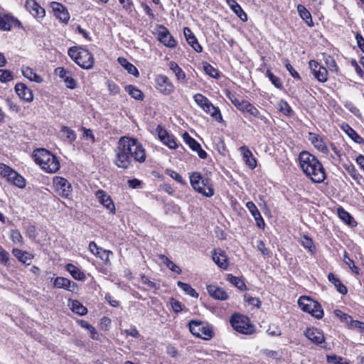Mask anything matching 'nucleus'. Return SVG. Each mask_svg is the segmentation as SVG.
Wrapping results in <instances>:
<instances>
[{
  "label": "nucleus",
  "mask_w": 364,
  "mask_h": 364,
  "mask_svg": "<svg viewBox=\"0 0 364 364\" xmlns=\"http://www.w3.org/2000/svg\"><path fill=\"white\" fill-rule=\"evenodd\" d=\"M114 164L119 168L127 169L132 161L144 163L146 161V151L143 145L134 138L122 136L114 149Z\"/></svg>",
  "instance_id": "nucleus-1"
},
{
  "label": "nucleus",
  "mask_w": 364,
  "mask_h": 364,
  "mask_svg": "<svg viewBox=\"0 0 364 364\" xmlns=\"http://www.w3.org/2000/svg\"><path fill=\"white\" fill-rule=\"evenodd\" d=\"M298 159L301 170L312 182L320 183L325 180V170L316 156L308 151H301Z\"/></svg>",
  "instance_id": "nucleus-2"
},
{
  "label": "nucleus",
  "mask_w": 364,
  "mask_h": 364,
  "mask_svg": "<svg viewBox=\"0 0 364 364\" xmlns=\"http://www.w3.org/2000/svg\"><path fill=\"white\" fill-rule=\"evenodd\" d=\"M32 157L36 164L47 173H55L60 168V162L58 158L46 149L34 150Z\"/></svg>",
  "instance_id": "nucleus-3"
},
{
  "label": "nucleus",
  "mask_w": 364,
  "mask_h": 364,
  "mask_svg": "<svg viewBox=\"0 0 364 364\" xmlns=\"http://www.w3.org/2000/svg\"><path fill=\"white\" fill-rule=\"evenodd\" d=\"M68 54L82 68L89 70L93 68L94 58L87 50L80 46H73L69 48Z\"/></svg>",
  "instance_id": "nucleus-4"
},
{
  "label": "nucleus",
  "mask_w": 364,
  "mask_h": 364,
  "mask_svg": "<svg viewBox=\"0 0 364 364\" xmlns=\"http://www.w3.org/2000/svg\"><path fill=\"white\" fill-rule=\"evenodd\" d=\"M190 183L195 191L206 197L214 195V188L210 180L204 178L198 172H194L190 176Z\"/></svg>",
  "instance_id": "nucleus-5"
},
{
  "label": "nucleus",
  "mask_w": 364,
  "mask_h": 364,
  "mask_svg": "<svg viewBox=\"0 0 364 364\" xmlns=\"http://www.w3.org/2000/svg\"><path fill=\"white\" fill-rule=\"evenodd\" d=\"M230 323L234 330L238 333L251 335L255 332V327L250 323L247 316L235 314L230 319Z\"/></svg>",
  "instance_id": "nucleus-6"
},
{
  "label": "nucleus",
  "mask_w": 364,
  "mask_h": 364,
  "mask_svg": "<svg viewBox=\"0 0 364 364\" xmlns=\"http://www.w3.org/2000/svg\"><path fill=\"white\" fill-rule=\"evenodd\" d=\"M299 307L316 318H322L323 311L320 304L308 296H301L298 300Z\"/></svg>",
  "instance_id": "nucleus-7"
},
{
  "label": "nucleus",
  "mask_w": 364,
  "mask_h": 364,
  "mask_svg": "<svg viewBox=\"0 0 364 364\" xmlns=\"http://www.w3.org/2000/svg\"><path fill=\"white\" fill-rule=\"evenodd\" d=\"M191 333L198 338L209 340L213 337V331L206 323L200 321L193 320L188 323Z\"/></svg>",
  "instance_id": "nucleus-8"
},
{
  "label": "nucleus",
  "mask_w": 364,
  "mask_h": 364,
  "mask_svg": "<svg viewBox=\"0 0 364 364\" xmlns=\"http://www.w3.org/2000/svg\"><path fill=\"white\" fill-rule=\"evenodd\" d=\"M53 183L55 191L60 196L64 198H69L73 188L67 179L60 176H55Z\"/></svg>",
  "instance_id": "nucleus-9"
},
{
  "label": "nucleus",
  "mask_w": 364,
  "mask_h": 364,
  "mask_svg": "<svg viewBox=\"0 0 364 364\" xmlns=\"http://www.w3.org/2000/svg\"><path fill=\"white\" fill-rule=\"evenodd\" d=\"M156 87L165 95H171L174 90V86L169 78L164 75H159L156 77Z\"/></svg>",
  "instance_id": "nucleus-10"
},
{
  "label": "nucleus",
  "mask_w": 364,
  "mask_h": 364,
  "mask_svg": "<svg viewBox=\"0 0 364 364\" xmlns=\"http://www.w3.org/2000/svg\"><path fill=\"white\" fill-rule=\"evenodd\" d=\"M310 69L314 76L320 82H325L328 80V72L325 67L317 61L311 60L309 63Z\"/></svg>",
  "instance_id": "nucleus-11"
},
{
  "label": "nucleus",
  "mask_w": 364,
  "mask_h": 364,
  "mask_svg": "<svg viewBox=\"0 0 364 364\" xmlns=\"http://www.w3.org/2000/svg\"><path fill=\"white\" fill-rule=\"evenodd\" d=\"M158 39L165 46L173 48L176 46V41L171 36L168 30L164 26H160L158 30Z\"/></svg>",
  "instance_id": "nucleus-12"
},
{
  "label": "nucleus",
  "mask_w": 364,
  "mask_h": 364,
  "mask_svg": "<svg viewBox=\"0 0 364 364\" xmlns=\"http://www.w3.org/2000/svg\"><path fill=\"white\" fill-rule=\"evenodd\" d=\"M53 286L56 288L64 289L73 293H77L79 291L78 285L68 278L58 277L53 281Z\"/></svg>",
  "instance_id": "nucleus-13"
},
{
  "label": "nucleus",
  "mask_w": 364,
  "mask_h": 364,
  "mask_svg": "<svg viewBox=\"0 0 364 364\" xmlns=\"http://www.w3.org/2000/svg\"><path fill=\"white\" fill-rule=\"evenodd\" d=\"M55 74L61 78L66 87L69 89H75L76 87V81L72 77L71 73L69 70L65 69L63 67H58L55 69Z\"/></svg>",
  "instance_id": "nucleus-14"
},
{
  "label": "nucleus",
  "mask_w": 364,
  "mask_h": 364,
  "mask_svg": "<svg viewBox=\"0 0 364 364\" xmlns=\"http://www.w3.org/2000/svg\"><path fill=\"white\" fill-rule=\"evenodd\" d=\"M25 7L36 18H43L45 16V9L36 0H26Z\"/></svg>",
  "instance_id": "nucleus-15"
},
{
  "label": "nucleus",
  "mask_w": 364,
  "mask_h": 364,
  "mask_svg": "<svg viewBox=\"0 0 364 364\" xmlns=\"http://www.w3.org/2000/svg\"><path fill=\"white\" fill-rule=\"evenodd\" d=\"M95 196L98 201L108 209L112 213L114 214L116 212L114 204L111 197L103 190H98Z\"/></svg>",
  "instance_id": "nucleus-16"
},
{
  "label": "nucleus",
  "mask_w": 364,
  "mask_h": 364,
  "mask_svg": "<svg viewBox=\"0 0 364 364\" xmlns=\"http://www.w3.org/2000/svg\"><path fill=\"white\" fill-rule=\"evenodd\" d=\"M183 139L193 151H197L198 155L200 159H204L207 157V153L202 149L200 144L192 138L187 132H185L183 134Z\"/></svg>",
  "instance_id": "nucleus-17"
},
{
  "label": "nucleus",
  "mask_w": 364,
  "mask_h": 364,
  "mask_svg": "<svg viewBox=\"0 0 364 364\" xmlns=\"http://www.w3.org/2000/svg\"><path fill=\"white\" fill-rule=\"evenodd\" d=\"M50 7L55 16L63 22H68L70 19V15L65 6L56 1L50 4Z\"/></svg>",
  "instance_id": "nucleus-18"
},
{
  "label": "nucleus",
  "mask_w": 364,
  "mask_h": 364,
  "mask_svg": "<svg viewBox=\"0 0 364 364\" xmlns=\"http://www.w3.org/2000/svg\"><path fill=\"white\" fill-rule=\"evenodd\" d=\"M239 151L242 155V159L245 164L251 169L255 168L257 166V160L248 147L242 146L240 147Z\"/></svg>",
  "instance_id": "nucleus-19"
},
{
  "label": "nucleus",
  "mask_w": 364,
  "mask_h": 364,
  "mask_svg": "<svg viewBox=\"0 0 364 364\" xmlns=\"http://www.w3.org/2000/svg\"><path fill=\"white\" fill-rule=\"evenodd\" d=\"M309 140L318 151L324 154L328 152L326 144L320 135L310 132L309 134Z\"/></svg>",
  "instance_id": "nucleus-20"
},
{
  "label": "nucleus",
  "mask_w": 364,
  "mask_h": 364,
  "mask_svg": "<svg viewBox=\"0 0 364 364\" xmlns=\"http://www.w3.org/2000/svg\"><path fill=\"white\" fill-rule=\"evenodd\" d=\"M183 34L186 38V40L187 43L197 52V53H201L203 50L202 46L199 44L198 42L197 38H196L193 33L191 31V30L188 28L185 27L183 28Z\"/></svg>",
  "instance_id": "nucleus-21"
},
{
  "label": "nucleus",
  "mask_w": 364,
  "mask_h": 364,
  "mask_svg": "<svg viewBox=\"0 0 364 364\" xmlns=\"http://www.w3.org/2000/svg\"><path fill=\"white\" fill-rule=\"evenodd\" d=\"M246 208L255 218L257 225L259 228H264L265 225L264 221L255 204L252 201H248L246 203Z\"/></svg>",
  "instance_id": "nucleus-22"
},
{
  "label": "nucleus",
  "mask_w": 364,
  "mask_h": 364,
  "mask_svg": "<svg viewBox=\"0 0 364 364\" xmlns=\"http://www.w3.org/2000/svg\"><path fill=\"white\" fill-rule=\"evenodd\" d=\"M306 337L315 344H321L324 341L323 333L315 328H309L304 333Z\"/></svg>",
  "instance_id": "nucleus-23"
},
{
  "label": "nucleus",
  "mask_w": 364,
  "mask_h": 364,
  "mask_svg": "<svg viewBox=\"0 0 364 364\" xmlns=\"http://www.w3.org/2000/svg\"><path fill=\"white\" fill-rule=\"evenodd\" d=\"M207 291L210 296L215 299L225 301L229 297L228 293L223 288L216 285H208Z\"/></svg>",
  "instance_id": "nucleus-24"
},
{
  "label": "nucleus",
  "mask_w": 364,
  "mask_h": 364,
  "mask_svg": "<svg viewBox=\"0 0 364 364\" xmlns=\"http://www.w3.org/2000/svg\"><path fill=\"white\" fill-rule=\"evenodd\" d=\"M19 22L14 17L2 14L0 12V29L4 31H9Z\"/></svg>",
  "instance_id": "nucleus-25"
},
{
  "label": "nucleus",
  "mask_w": 364,
  "mask_h": 364,
  "mask_svg": "<svg viewBox=\"0 0 364 364\" xmlns=\"http://www.w3.org/2000/svg\"><path fill=\"white\" fill-rule=\"evenodd\" d=\"M15 90L21 99L25 100L27 102H31L33 100L32 90L28 88L23 83L16 84L15 86Z\"/></svg>",
  "instance_id": "nucleus-26"
},
{
  "label": "nucleus",
  "mask_w": 364,
  "mask_h": 364,
  "mask_svg": "<svg viewBox=\"0 0 364 364\" xmlns=\"http://www.w3.org/2000/svg\"><path fill=\"white\" fill-rule=\"evenodd\" d=\"M213 259L219 267L224 269H227L228 266V257L223 250L220 249L215 250L213 253Z\"/></svg>",
  "instance_id": "nucleus-27"
},
{
  "label": "nucleus",
  "mask_w": 364,
  "mask_h": 364,
  "mask_svg": "<svg viewBox=\"0 0 364 364\" xmlns=\"http://www.w3.org/2000/svg\"><path fill=\"white\" fill-rule=\"evenodd\" d=\"M228 5L232 11L240 18L241 21L245 22L247 21V16L241 6L235 0H226Z\"/></svg>",
  "instance_id": "nucleus-28"
},
{
  "label": "nucleus",
  "mask_w": 364,
  "mask_h": 364,
  "mask_svg": "<svg viewBox=\"0 0 364 364\" xmlns=\"http://www.w3.org/2000/svg\"><path fill=\"white\" fill-rule=\"evenodd\" d=\"M65 269L69 272L71 276L76 280L85 281L86 279L85 274L73 264H67L65 265Z\"/></svg>",
  "instance_id": "nucleus-29"
},
{
  "label": "nucleus",
  "mask_w": 364,
  "mask_h": 364,
  "mask_svg": "<svg viewBox=\"0 0 364 364\" xmlns=\"http://www.w3.org/2000/svg\"><path fill=\"white\" fill-rule=\"evenodd\" d=\"M12 254L22 263L29 264L33 259V255L26 252L14 248L12 250Z\"/></svg>",
  "instance_id": "nucleus-30"
},
{
  "label": "nucleus",
  "mask_w": 364,
  "mask_h": 364,
  "mask_svg": "<svg viewBox=\"0 0 364 364\" xmlns=\"http://www.w3.org/2000/svg\"><path fill=\"white\" fill-rule=\"evenodd\" d=\"M337 213L339 218L348 225L350 227H355L357 225L356 221L343 208L339 207L337 209Z\"/></svg>",
  "instance_id": "nucleus-31"
},
{
  "label": "nucleus",
  "mask_w": 364,
  "mask_h": 364,
  "mask_svg": "<svg viewBox=\"0 0 364 364\" xmlns=\"http://www.w3.org/2000/svg\"><path fill=\"white\" fill-rule=\"evenodd\" d=\"M21 71L23 75L31 81L38 83L43 82V78L40 75H37L32 68L23 66L21 68Z\"/></svg>",
  "instance_id": "nucleus-32"
},
{
  "label": "nucleus",
  "mask_w": 364,
  "mask_h": 364,
  "mask_svg": "<svg viewBox=\"0 0 364 364\" xmlns=\"http://www.w3.org/2000/svg\"><path fill=\"white\" fill-rule=\"evenodd\" d=\"M297 11L300 17L309 26H313L314 23L312 21L311 15L304 6L299 4L297 6Z\"/></svg>",
  "instance_id": "nucleus-33"
},
{
  "label": "nucleus",
  "mask_w": 364,
  "mask_h": 364,
  "mask_svg": "<svg viewBox=\"0 0 364 364\" xmlns=\"http://www.w3.org/2000/svg\"><path fill=\"white\" fill-rule=\"evenodd\" d=\"M119 63L124 68V69L134 76L137 77L139 75V71L137 68L131 63L128 62L127 60L123 57H119L117 59Z\"/></svg>",
  "instance_id": "nucleus-34"
},
{
  "label": "nucleus",
  "mask_w": 364,
  "mask_h": 364,
  "mask_svg": "<svg viewBox=\"0 0 364 364\" xmlns=\"http://www.w3.org/2000/svg\"><path fill=\"white\" fill-rule=\"evenodd\" d=\"M168 67L170 70L175 74V76L176 77L178 80L181 82L185 81L186 74L176 62L171 61L168 63Z\"/></svg>",
  "instance_id": "nucleus-35"
},
{
  "label": "nucleus",
  "mask_w": 364,
  "mask_h": 364,
  "mask_svg": "<svg viewBox=\"0 0 364 364\" xmlns=\"http://www.w3.org/2000/svg\"><path fill=\"white\" fill-rule=\"evenodd\" d=\"M68 305L73 312L79 315L83 316L87 312V309L77 300H70Z\"/></svg>",
  "instance_id": "nucleus-36"
},
{
  "label": "nucleus",
  "mask_w": 364,
  "mask_h": 364,
  "mask_svg": "<svg viewBox=\"0 0 364 364\" xmlns=\"http://www.w3.org/2000/svg\"><path fill=\"white\" fill-rule=\"evenodd\" d=\"M328 280L333 284L338 291L342 294L347 293V288L341 283L340 279L333 273H330L328 276Z\"/></svg>",
  "instance_id": "nucleus-37"
},
{
  "label": "nucleus",
  "mask_w": 364,
  "mask_h": 364,
  "mask_svg": "<svg viewBox=\"0 0 364 364\" xmlns=\"http://www.w3.org/2000/svg\"><path fill=\"white\" fill-rule=\"evenodd\" d=\"M206 113L209 114L216 121L221 122L223 119L220 111L218 107H215L210 102L204 110Z\"/></svg>",
  "instance_id": "nucleus-38"
},
{
  "label": "nucleus",
  "mask_w": 364,
  "mask_h": 364,
  "mask_svg": "<svg viewBox=\"0 0 364 364\" xmlns=\"http://www.w3.org/2000/svg\"><path fill=\"white\" fill-rule=\"evenodd\" d=\"M343 130L355 142L362 144L364 143V139L358 135L356 132L352 129L349 125L345 124L343 127Z\"/></svg>",
  "instance_id": "nucleus-39"
},
{
  "label": "nucleus",
  "mask_w": 364,
  "mask_h": 364,
  "mask_svg": "<svg viewBox=\"0 0 364 364\" xmlns=\"http://www.w3.org/2000/svg\"><path fill=\"white\" fill-rule=\"evenodd\" d=\"M300 242H301V245L305 249L308 250V251L311 254H314L316 252V246L314 245L313 240L308 236L302 235L300 237Z\"/></svg>",
  "instance_id": "nucleus-40"
},
{
  "label": "nucleus",
  "mask_w": 364,
  "mask_h": 364,
  "mask_svg": "<svg viewBox=\"0 0 364 364\" xmlns=\"http://www.w3.org/2000/svg\"><path fill=\"white\" fill-rule=\"evenodd\" d=\"M125 90L135 100H143L144 94L142 92L134 85H127Z\"/></svg>",
  "instance_id": "nucleus-41"
},
{
  "label": "nucleus",
  "mask_w": 364,
  "mask_h": 364,
  "mask_svg": "<svg viewBox=\"0 0 364 364\" xmlns=\"http://www.w3.org/2000/svg\"><path fill=\"white\" fill-rule=\"evenodd\" d=\"M160 259L163 262V263L172 272H176L177 274H181V269L178 266L174 264L172 261H171L166 256L164 255H161L159 256Z\"/></svg>",
  "instance_id": "nucleus-42"
},
{
  "label": "nucleus",
  "mask_w": 364,
  "mask_h": 364,
  "mask_svg": "<svg viewBox=\"0 0 364 364\" xmlns=\"http://www.w3.org/2000/svg\"><path fill=\"white\" fill-rule=\"evenodd\" d=\"M177 285L189 296L193 298H197L198 296V294L190 284L179 281L177 282Z\"/></svg>",
  "instance_id": "nucleus-43"
},
{
  "label": "nucleus",
  "mask_w": 364,
  "mask_h": 364,
  "mask_svg": "<svg viewBox=\"0 0 364 364\" xmlns=\"http://www.w3.org/2000/svg\"><path fill=\"white\" fill-rule=\"evenodd\" d=\"M193 100L203 110H205V109L210 102L206 97L200 93L196 94L193 96Z\"/></svg>",
  "instance_id": "nucleus-44"
},
{
  "label": "nucleus",
  "mask_w": 364,
  "mask_h": 364,
  "mask_svg": "<svg viewBox=\"0 0 364 364\" xmlns=\"http://www.w3.org/2000/svg\"><path fill=\"white\" fill-rule=\"evenodd\" d=\"M80 323L82 328L89 331V332L90 333V336L92 339L97 340V341L100 340L99 333H97L96 329L92 325H90L85 321H80Z\"/></svg>",
  "instance_id": "nucleus-45"
},
{
  "label": "nucleus",
  "mask_w": 364,
  "mask_h": 364,
  "mask_svg": "<svg viewBox=\"0 0 364 364\" xmlns=\"http://www.w3.org/2000/svg\"><path fill=\"white\" fill-rule=\"evenodd\" d=\"M9 181L13 183L15 186H18V188H23L26 186V181L25 179L18 174V173L16 171L15 173H11V177L9 179Z\"/></svg>",
  "instance_id": "nucleus-46"
},
{
  "label": "nucleus",
  "mask_w": 364,
  "mask_h": 364,
  "mask_svg": "<svg viewBox=\"0 0 364 364\" xmlns=\"http://www.w3.org/2000/svg\"><path fill=\"white\" fill-rule=\"evenodd\" d=\"M61 132L63 133V134L65 136L66 140L70 144L76 139L75 132L68 127H62Z\"/></svg>",
  "instance_id": "nucleus-47"
},
{
  "label": "nucleus",
  "mask_w": 364,
  "mask_h": 364,
  "mask_svg": "<svg viewBox=\"0 0 364 364\" xmlns=\"http://www.w3.org/2000/svg\"><path fill=\"white\" fill-rule=\"evenodd\" d=\"M266 76L269 78L271 82L278 89H282L283 87L281 79L274 75L270 70H267L266 72Z\"/></svg>",
  "instance_id": "nucleus-48"
},
{
  "label": "nucleus",
  "mask_w": 364,
  "mask_h": 364,
  "mask_svg": "<svg viewBox=\"0 0 364 364\" xmlns=\"http://www.w3.org/2000/svg\"><path fill=\"white\" fill-rule=\"evenodd\" d=\"M344 168L354 180L358 181L359 179L361 178V176L358 172L354 165H353L352 164L344 165Z\"/></svg>",
  "instance_id": "nucleus-49"
},
{
  "label": "nucleus",
  "mask_w": 364,
  "mask_h": 364,
  "mask_svg": "<svg viewBox=\"0 0 364 364\" xmlns=\"http://www.w3.org/2000/svg\"><path fill=\"white\" fill-rule=\"evenodd\" d=\"M228 280L234 286L237 287L240 290H243L245 288L244 282L239 277L229 274Z\"/></svg>",
  "instance_id": "nucleus-50"
},
{
  "label": "nucleus",
  "mask_w": 364,
  "mask_h": 364,
  "mask_svg": "<svg viewBox=\"0 0 364 364\" xmlns=\"http://www.w3.org/2000/svg\"><path fill=\"white\" fill-rule=\"evenodd\" d=\"M278 107L279 111L287 116H290L292 112V109L284 100H281L279 102Z\"/></svg>",
  "instance_id": "nucleus-51"
},
{
  "label": "nucleus",
  "mask_w": 364,
  "mask_h": 364,
  "mask_svg": "<svg viewBox=\"0 0 364 364\" xmlns=\"http://www.w3.org/2000/svg\"><path fill=\"white\" fill-rule=\"evenodd\" d=\"M161 141L171 149H176L178 147L176 139L172 135H168Z\"/></svg>",
  "instance_id": "nucleus-52"
},
{
  "label": "nucleus",
  "mask_w": 364,
  "mask_h": 364,
  "mask_svg": "<svg viewBox=\"0 0 364 364\" xmlns=\"http://www.w3.org/2000/svg\"><path fill=\"white\" fill-rule=\"evenodd\" d=\"M10 237L11 240L16 244L22 245L23 243V237L17 230H11Z\"/></svg>",
  "instance_id": "nucleus-53"
},
{
  "label": "nucleus",
  "mask_w": 364,
  "mask_h": 364,
  "mask_svg": "<svg viewBox=\"0 0 364 364\" xmlns=\"http://www.w3.org/2000/svg\"><path fill=\"white\" fill-rule=\"evenodd\" d=\"M203 69L205 73L212 77L217 78L219 76L218 70L213 67L210 64L205 63L203 65Z\"/></svg>",
  "instance_id": "nucleus-54"
},
{
  "label": "nucleus",
  "mask_w": 364,
  "mask_h": 364,
  "mask_svg": "<svg viewBox=\"0 0 364 364\" xmlns=\"http://www.w3.org/2000/svg\"><path fill=\"white\" fill-rule=\"evenodd\" d=\"M326 359H327V361L330 363H333V364H349L348 362L344 360V358L341 357V356H338V355H327L326 356Z\"/></svg>",
  "instance_id": "nucleus-55"
},
{
  "label": "nucleus",
  "mask_w": 364,
  "mask_h": 364,
  "mask_svg": "<svg viewBox=\"0 0 364 364\" xmlns=\"http://www.w3.org/2000/svg\"><path fill=\"white\" fill-rule=\"evenodd\" d=\"M15 172V171L12 170L10 167L4 164L0 165V173L4 177H6L8 179V181H9V179L11 178V173Z\"/></svg>",
  "instance_id": "nucleus-56"
},
{
  "label": "nucleus",
  "mask_w": 364,
  "mask_h": 364,
  "mask_svg": "<svg viewBox=\"0 0 364 364\" xmlns=\"http://www.w3.org/2000/svg\"><path fill=\"white\" fill-rule=\"evenodd\" d=\"M344 262L349 267L353 272L358 274V268L355 265L354 262L348 256L347 253L345 252L343 257Z\"/></svg>",
  "instance_id": "nucleus-57"
},
{
  "label": "nucleus",
  "mask_w": 364,
  "mask_h": 364,
  "mask_svg": "<svg viewBox=\"0 0 364 364\" xmlns=\"http://www.w3.org/2000/svg\"><path fill=\"white\" fill-rule=\"evenodd\" d=\"M282 60L283 63H284L287 70L289 72L290 75L294 78L300 79L299 73L294 70L293 66L289 63V60L287 59H283Z\"/></svg>",
  "instance_id": "nucleus-58"
},
{
  "label": "nucleus",
  "mask_w": 364,
  "mask_h": 364,
  "mask_svg": "<svg viewBox=\"0 0 364 364\" xmlns=\"http://www.w3.org/2000/svg\"><path fill=\"white\" fill-rule=\"evenodd\" d=\"M325 63L327 68L331 72H336L338 70V66L336 65V63L335 60L331 56H328L327 58H325Z\"/></svg>",
  "instance_id": "nucleus-59"
},
{
  "label": "nucleus",
  "mask_w": 364,
  "mask_h": 364,
  "mask_svg": "<svg viewBox=\"0 0 364 364\" xmlns=\"http://www.w3.org/2000/svg\"><path fill=\"white\" fill-rule=\"evenodd\" d=\"M334 314L337 317L340 318L341 321H345L346 323H348V326L350 324V320H353L350 316L343 313L341 310H335Z\"/></svg>",
  "instance_id": "nucleus-60"
},
{
  "label": "nucleus",
  "mask_w": 364,
  "mask_h": 364,
  "mask_svg": "<svg viewBox=\"0 0 364 364\" xmlns=\"http://www.w3.org/2000/svg\"><path fill=\"white\" fill-rule=\"evenodd\" d=\"M13 79V75L11 71L6 70H0V81L9 82Z\"/></svg>",
  "instance_id": "nucleus-61"
},
{
  "label": "nucleus",
  "mask_w": 364,
  "mask_h": 364,
  "mask_svg": "<svg viewBox=\"0 0 364 364\" xmlns=\"http://www.w3.org/2000/svg\"><path fill=\"white\" fill-rule=\"evenodd\" d=\"M169 303H170L171 308L174 312L179 313L182 311L181 303L180 301H178V300H176L173 298H171L170 299Z\"/></svg>",
  "instance_id": "nucleus-62"
},
{
  "label": "nucleus",
  "mask_w": 364,
  "mask_h": 364,
  "mask_svg": "<svg viewBox=\"0 0 364 364\" xmlns=\"http://www.w3.org/2000/svg\"><path fill=\"white\" fill-rule=\"evenodd\" d=\"M167 174L177 182L183 184L184 180L183 177L176 171L172 170H167Z\"/></svg>",
  "instance_id": "nucleus-63"
},
{
  "label": "nucleus",
  "mask_w": 364,
  "mask_h": 364,
  "mask_svg": "<svg viewBox=\"0 0 364 364\" xmlns=\"http://www.w3.org/2000/svg\"><path fill=\"white\" fill-rule=\"evenodd\" d=\"M349 327L351 328H356L360 332H364V323L359 321L350 320Z\"/></svg>",
  "instance_id": "nucleus-64"
}]
</instances>
